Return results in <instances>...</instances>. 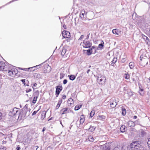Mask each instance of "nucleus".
<instances>
[{"mask_svg": "<svg viewBox=\"0 0 150 150\" xmlns=\"http://www.w3.org/2000/svg\"><path fill=\"white\" fill-rule=\"evenodd\" d=\"M141 142L139 141L133 142L130 145V147L133 150H144V148L142 147Z\"/></svg>", "mask_w": 150, "mask_h": 150, "instance_id": "1", "label": "nucleus"}, {"mask_svg": "<svg viewBox=\"0 0 150 150\" xmlns=\"http://www.w3.org/2000/svg\"><path fill=\"white\" fill-rule=\"evenodd\" d=\"M140 61L139 64L142 66H145L148 63L149 59L148 58L144 55H142L140 57Z\"/></svg>", "mask_w": 150, "mask_h": 150, "instance_id": "2", "label": "nucleus"}, {"mask_svg": "<svg viewBox=\"0 0 150 150\" xmlns=\"http://www.w3.org/2000/svg\"><path fill=\"white\" fill-rule=\"evenodd\" d=\"M18 72V70L16 68H14L13 66L8 72V75L12 77L14 76Z\"/></svg>", "mask_w": 150, "mask_h": 150, "instance_id": "3", "label": "nucleus"}, {"mask_svg": "<svg viewBox=\"0 0 150 150\" xmlns=\"http://www.w3.org/2000/svg\"><path fill=\"white\" fill-rule=\"evenodd\" d=\"M96 148H100V150H110V144L107 143L102 145H99L96 146Z\"/></svg>", "mask_w": 150, "mask_h": 150, "instance_id": "4", "label": "nucleus"}, {"mask_svg": "<svg viewBox=\"0 0 150 150\" xmlns=\"http://www.w3.org/2000/svg\"><path fill=\"white\" fill-rule=\"evenodd\" d=\"M97 80L99 83L103 85L105 83L106 79L105 76H101L100 77H98L97 79Z\"/></svg>", "mask_w": 150, "mask_h": 150, "instance_id": "5", "label": "nucleus"}, {"mask_svg": "<svg viewBox=\"0 0 150 150\" xmlns=\"http://www.w3.org/2000/svg\"><path fill=\"white\" fill-rule=\"evenodd\" d=\"M39 94V92L38 90L36 91L33 93L34 97L32 102L35 104L36 103L37 99L38 98Z\"/></svg>", "mask_w": 150, "mask_h": 150, "instance_id": "6", "label": "nucleus"}, {"mask_svg": "<svg viewBox=\"0 0 150 150\" xmlns=\"http://www.w3.org/2000/svg\"><path fill=\"white\" fill-rule=\"evenodd\" d=\"M44 71L45 73H49L51 70V68L48 64H45L44 66Z\"/></svg>", "mask_w": 150, "mask_h": 150, "instance_id": "7", "label": "nucleus"}, {"mask_svg": "<svg viewBox=\"0 0 150 150\" xmlns=\"http://www.w3.org/2000/svg\"><path fill=\"white\" fill-rule=\"evenodd\" d=\"M56 90L55 91V93L56 94V97H58L59 95V94L60 92L62 91V86L60 85L57 86L56 87Z\"/></svg>", "mask_w": 150, "mask_h": 150, "instance_id": "8", "label": "nucleus"}, {"mask_svg": "<svg viewBox=\"0 0 150 150\" xmlns=\"http://www.w3.org/2000/svg\"><path fill=\"white\" fill-rule=\"evenodd\" d=\"M27 112V110H25V114H24L23 110H21L19 113L18 118L20 120H21L22 119H23L26 116V113Z\"/></svg>", "mask_w": 150, "mask_h": 150, "instance_id": "9", "label": "nucleus"}, {"mask_svg": "<svg viewBox=\"0 0 150 150\" xmlns=\"http://www.w3.org/2000/svg\"><path fill=\"white\" fill-rule=\"evenodd\" d=\"M3 67V69L2 71H9V70L12 67H13V66L10 64H7V63L6 64L5 63V65H4Z\"/></svg>", "mask_w": 150, "mask_h": 150, "instance_id": "10", "label": "nucleus"}, {"mask_svg": "<svg viewBox=\"0 0 150 150\" xmlns=\"http://www.w3.org/2000/svg\"><path fill=\"white\" fill-rule=\"evenodd\" d=\"M83 46L85 48H89L91 46V43L89 41H83Z\"/></svg>", "mask_w": 150, "mask_h": 150, "instance_id": "11", "label": "nucleus"}, {"mask_svg": "<svg viewBox=\"0 0 150 150\" xmlns=\"http://www.w3.org/2000/svg\"><path fill=\"white\" fill-rule=\"evenodd\" d=\"M41 67V64H40V65H36V66H35L33 67H32L31 68H28V69H26V68H24V69H23V68H21V69L22 70H25V71L31 69H32L30 70V71H31L35 70V68H37V69L39 68H40Z\"/></svg>", "mask_w": 150, "mask_h": 150, "instance_id": "12", "label": "nucleus"}, {"mask_svg": "<svg viewBox=\"0 0 150 150\" xmlns=\"http://www.w3.org/2000/svg\"><path fill=\"white\" fill-rule=\"evenodd\" d=\"M62 36L64 38H69L70 37V33L68 31L64 30L62 32Z\"/></svg>", "mask_w": 150, "mask_h": 150, "instance_id": "13", "label": "nucleus"}, {"mask_svg": "<svg viewBox=\"0 0 150 150\" xmlns=\"http://www.w3.org/2000/svg\"><path fill=\"white\" fill-rule=\"evenodd\" d=\"M69 109L68 108H64L60 110V112L62 113V115L66 114L69 112Z\"/></svg>", "mask_w": 150, "mask_h": 150, "instance_id": "14", "label": "nucleus"}, {"mask_svg": "<svg viewBox=\"0 0 150 150\" xmlns=\"http://www.w3.org/2000/svg\"><path fill=\"white\" fill-rule=\"evenodd\" d=\"M69 52L68 51H67V49L65 47H63L61 52V54L63 56H66L68 54Z\"/></svg>", "mask_w": 150, "mask_h": 150, "instance_id": "15", "label": "nucleus"}, {"mask_svg": "<svg viewBox=\"0 0 150 150\" xmlns=\"http://www.w3.org/2000/svg\"><path fill=\"white\" fill-rule=\"evenodd\" d=\"M127 125L129 127H134L135 125V122L132 121H129L127 123Z\"/></svg>", "mask_w": 150, "mask_h": 150, "instance_id": "16", "label": "nucleus"}, {"mask_svg": "<svg viewBox=\"0 0 150 150\" xmlns=\"http://www.w3.org/2000/svg\"><path fill=\"white\" fill-rule=\"evenodd\" d=\"M34 76L36 78L39 79H42V74L39 73H35L34 75Z\"/></svg>", "mask_w": 150, "mask_h": 150, "instance_id": "17", "label": "nucleus"}, {"mask_svg": "<svg viewBox=\"0 0 150 150\" xmlns=\"http://www.w3.org/2000/svg\"><path fill=\"white\" fill-rule=\"evenodd\" d=\"M85 120V117L84 115H81L80 117V123L82 124L83 123Z\"/></svg>", "mask_w": 150, "mask_h": 150, "instance_id": "18", "label": "nucleus"}, {"mask_svg": "<svg viewBox=\"0 0 150 150\" xmlns=\"http://www.w3.org/2000/svg\"><path fill=\"white\" fill-rule=\"evenodd\" d=\"M46 112L45 111H42L41 115V119L42 120H43L44 118L45 117Z\"/></svg>", "mask_w": 150, "mask_h": 150, "instance_id": "19", "label": "nucleus"}, {"mask_svg": "<svg viewBox=\"0 0 150 150\" xmlns=\"http://www.w3.org/2000/svg\"><path fill=\"white\" fill-rule=\"evenodd\" d=\"M120 129L121 132H124L127 129L125 125H122Z\"/></svg>", "mask_w": 150, "mask_h": 150, "instance_id": "20", "label": "nucleus"}, {"mask_svg": "<svg viewBox=\"0 0 150 150\" xmlns=\"http://www.w3.org/2000/svg\"><path fill=\"white\" fill-rule=\"evenodd\" d=\"M62 102V99H61L58 101L57 104L55 108L56 109H58L59 108Z\"/></svg>", "mask_w": 150, "mask_h": 150, "instance_id": "21", "label": "nucleus"}, {"mask_svg": "<svg viewBox=\"0 0 150 150\" xmlns=\"http://www.w3.org/2000/svg\"><path fill=\"white\" fill-rule=\"evenodd\" d=\"M85 13V11L84 9H82L81 10V14L80 15V16L81 18H83Z\"/></svg>", "mask_w": 150, "mask_h": 150, "instance_id": "22", "label": "nucleus"}, {"mask_svg": "<svg viewBox=\"0 0 150 150\" xmlns=\"http://www.w3.org/2000/svg\"><path fill=\"white\" fill-rule=\"evenodd\" d=\"M119 30L117 29H113L112 30L113 33L117 35H119Z\"/></svg>", "mask_w": 150, "mask_h": 150, "instance_id": "23", "label": "nucleus"}, {"mask_svg": "<svg viewBox=\"0 0 150 150\" xmlns=\"http://www.w3.org/2000/svg\"><path fill=\"white\" fill-rule=\"evenodd\" d=\"M4 65H5V63L0 61V70L2 71L3 69Z\"/></svg>", "mask_w": 150, "mask_h": 150, "instance_id": "24", "label": "nucleus"}, {"mask_svg": "<svg viewBox=\"0 0 150 150\" xmlns=\"http://www.w3.org/2000/svg\"><path fill=\"white\" fill-rule=\"evenodd\" d=\"M117 58L114 57V58H113L112 61L111 62V65L112 66H113L115 64V62H117Z\"/></svg>", "mask_w": 150, "mask_h": 150, "instance_id": "25", "label": "nucleus"}, {"mask_svg": "<svg viewBox=\"0 0 150 150\" xmlns=\"http://www.w3.org/2000/svg\"><path fill=\"white\" fill-rule=\"evenodd\" d=\"M18 112V110H17V109L15 108L13 109L12 112L13 115H15Z\"/></svg>", "mask_w": 150, "mask_h": 150, "instance_id": "26", "label": "nucleus"}, {"mask_svg": "<svg viewBox=\"0 0 150 150\" xmlns=\"http://www.w3.org/2000/svg\"><path fill=\"white\" fill-rule=\"evenodd\" d=\"M129 65L131 69H133L134 67V64L133 62H131L129 63Z\"/></svg>", "mask_w": 150, "mask_h": 150, "instance_id": "27", "label": "nucleus"}, {"mask_svg": "<svg viewBox=\"0 0 150 150\" xmlns=\"http://www.w3.org/2000/svg\"><path fill=\"white\" fill-rule=\"evenodd\" d=\"M117 104L116 103V102H112L110 104V107L112 108H115L116 105Z\"/></svg>", "mask_w": 150, "mask_h": 150, "instance_id": "28", "label": "nucleus"}, {"mask_svg": "<svg viewBox=\"0 0 150 150\" xmlns=\"http://www.w3.org/2000/svg\"><path fill=\"white\" fill-rule=\"evenodd\" d=\"M68 77H69L70 80L72 81L74 80L76 78V77L75 76L72 75H68Z\"/></svg>", "mask_w": 150, "mask_h": 150, "instance_id": "29", "label": "nucleus"}, {"mask_svg": "<svg viewBox=\"0 0 150 150\" xmlns=\"http://www.w3.org/2000/svg\"><path fill=\"white\" fill-rule=\"evenodd\" d=\"M92 48L89 49L87 51V54L88 55H89L92 54Z\"/></svg>", "mask_w": 150, "mask_h": 150, "instance_id": "30", "label": "nucleus"}, {"mask_svg": "<svg viewBox=\"0 0 150 150\" xmlns=\"http://www.w3.org/2000/svg\"><path fill=\"white\" fill-rule=\"evenodd\" d=\"M105 118V116L103 115H99L98 116V119L101 120H102L103 119H104Z\"/></svg>", "mask_w": 150, "mask_h": 150, "instance_id": "31", "label": "nucleus"}, {"mask_svg": "<svg viewBox=\"0 0 150 150\" xmlns=\"http://www.w3.org/2000/svg\"><path fill=\"white\" fill-rule=\"evenodd\" d=\"M88 139L89 141L91 142H93L94 141V139L93 137L91 136H89L88 137Z\"/></svg>", "mask_w": 150, "mask_h": 150, "instance_id": "32", "label": "nucleus"}, {"mask_svg": "<svg viewBox=\"0 0 150 150\" xmlns=\"http://www.w3.org/2000/svg\"><path fill=\"white\" fill-rule=\"evenodd\" d=\"M124 76L125 78L126 79H129L130 76L128 74H125Z\"/></svg>", "mask_w": 150, "mask_h": 150, "instance_id": "33", "label": "nucleus"}, {"mask_svg": "<svg viewBox=\"0 0 150 150\" xmlns=\"http://www.w3.org/2000/svg\"><path fill=\"white\" fill-rule=\"evenodd\" d=\"M82 105H76L74 108V110H79L81 107Z\"/></svg>", "mask_w": 150, "mask_h": 150, "instance_id": "34", "label": "nucleus"}, {"mask_svg": "<svg viewBox=\"0 0 150 150\" xmlns=\"http://www.w3.org/2000/svg\"><path fill=\"white\" fill-rule=\"evenodd\" d=\"M95 114V111L94 110H92L91 112L90 115V117L91 118Z\"/></svg>", "mask_w": 150, "mask_h": 150, "instance_id": "35", "label": "nucleus"}, {"mask_svg": "<svg viewBox=\"0 0 150 150\" xmlns=\"http://www.w3.org/2000/svg\"><path fill=\"white\" fill-rule=\"evenodd\" d=\"M95 129L94 127L90 126V127L89 128V130L91 132H92Z\"/></svg>", "mask_w": 150, "mask_h": 150, "instance_id": "36", "label": "nucleus"}, {"mask_svg": "<svg viewBox=\"0 0 150 150\" xmlns=\"http://www.w3.org/2000/svg\"><path fill=\"white\" fill-rule=\"evenodd\" d=\"M126 114V110L125 109L123 108L122 109V115H125Z\"/></svg>", "mask_w": 150, "mask_h": 150, "instance_id": "37", "label": "nucleus"}, {"mask_svg": "<svg viewBox=\"0 0 150 150\" xmlns=\"http://www.w3.org/2000/svg\"><path fill=\"white\" fill-rule=\"evenodd\" d=\"M103 43L102 44V43H101V44H100L99 45V46L98 47L100 48H101V49H102L103 48V44H104V42H103Z\"/></svg>", "mask_w": 150, "mask_h": 150, "instance_id": "38", "label": "nucleus"}, {"mask_svg": "<svg viewBox=\"0 0 150 150\" xmlns=\"http://www.w3.org/2000/svg\"><path fill=\"white\" fill-rule=\"evenodd\" d=\"M133 92L131 91H128L127 94L130 96H132L133 95Z\"/></svg>", "mask_w": 150, "mask_h": 150, "instance_id": "39", "label": "nucleus"}, {"mask_svg": "<svg viewBox=\"0 0 150 150\" xmlns=\"http://www.w3.org/2000/svg\"><path fill=\"white\" fill-rule=\"evenodd\" d=\"M40 108L37 111H34L32 114V115L33 116V115H35L37 113V112L40 110Z\"/></svg>", "mask_w": 150, "mask_h": 150, "instance_id": "40", "label": "nucleus"}, {"mask_svg": "<svg viewBox=\"0 0 150 150\" xmlns=\"http://www.w3.org/2000/svg\"><path fill=\"white\" fill-rule=\"evenodd\" d=\"M142 37L145 40H149L148 37L147 36H146L144 35Z\"/></svg>", "mask_w": 150, "mask_h": 150, "instance_id": "41", "label": "nucleus"}, {"mask_svg": "<svg viewBox=\"0 0 150 150\" xmlns=\"http://www.w3.org/2000/svg\"><path fill=\"white\" fill-rule=\"evenodd\" d=\"M147 144L149 147L150 148V138H149L148 139V141L147 142Z\"/></svg>", "mask_w": 150, "mask_h": 150, "instance_id": "42", "label": "nucleus"}, {"mask_svg": "<svg viewBox=\"0 0 150 150\" xmlns=\"http://www.w3.org/2000/svg\"><path fill=\"white\" fill-rule=\"evenodd\" d=\"M84 38V35H81L79 38V40H81Z\"/></svg>", "mask_w": 150, "mask_h": 150, "instance_id": "43", "label": "nucleus"}, {"mask_svg": "<svg viewBox=\"0 0 150 150\" xmlns=\"http://www.w3.org/2000/svg\"><path fill=\"white\" fill-rule=\"evenodd\" d=\"M32 90L31 89H27L26 91V93H28L31 91Z\"/></svg>", "mask_w": 150, "mask_h": 150, "instance_id": "44", "label": "nucleus"}, {"mask_svg": "<svg viewBox=\"0 0 150 150\" xmlns=\"http://www.w3.org/2000/svg\"><path fill=\"white\" fill-rule=\"evenodd\" d=\"M21 81L23 83L24 85H25V86L26 85V84H25V79H21Z\"/></svg>", "mask_w": 150, "mask_h": 150, "instance_id": "45", "label": "nucleus"}, {"mask_svg": "<svg viewBox=\"0 0 150 150\" xmlns=\"http://www.w3.org/2000/svg\"><path fill=\"white\" fill-rule=\"evenodd\" d=\"M67 79H65L64 80L63 83L64 84H65L67 83Z\"/></svg>", "mask_w": 150, "mask_h": 150, "instance_id": "46", "label": "nucleus"}, {"mask_svg": "<svg viewBox=\"0 0 150 150\" xmlns=\"http://www.w3.org/2000/svg\"><path fill=\"white\" fill-rule=\"evenodd\" d=\"M66 98V96L65 95H63L62 97V99H65Z\"/></svg>", "mask_w": 150, "mask_h": 150, "instance_id": "47", "label": "nucleus"}, {"mask_svg": "<svg viewBox=\"0 0 150 150\" xmlns=\"http://www.w3.org/2000/svg\"><path fill=\"white\" fill-rule=\"evenodd\" d=\"M21 147L19 145H18L16 148L17 150H20Z\"/></svg>", "mask_w": 150, "mask_h": 150, "instance_id": "48", "label": "nucleus"}, {"mask_svg": "<svg viewBox=\"0 0 150 150\" xmlns=\"http://www.w3.org/2000/svg\"><path fill=\"white\" fill-rule=\"evenodd\" d=\"M37 83H33V86L35 87L37 86Z\"/></svg>", "mask_w": 150, "mask_h": 150, "instance_id": "49", "label": "nucleus"}, {"mask_svg": "<svg viewBox=\"0 0 150 150\" xmlns=\"http://www.w3.org/2000/svg\"><path fill=\"white\" fill-rule=\"evenodd\" d=\"M125 58H122L121 60V62L122 63H124L125 62Z\"/></svg>", "mask_w": 150, "mask_h": 150, "instance_id": "50", "label": "nucleus"}, {"mask_svg": "<svg viewBox=\"0 0 150 150\" xmlns=\"http://www.w3.org/2000/svg\"><path fill=\"white\" fill-rule=\"evenodd\" d=\"M134 15H136V13L135 14H133V15H132V18L134 20H135L136 18H134Z\"/></svg>", "mask_w": 150, "mask_h": 150, "instance_id": "51", "label": "nucleus"}, {"mask_svg": "<svg viewBox=\"0 0 150 150\" xmlns=\"http://www.w3.org/2000/svg\"><path fill=\"white\" fill-rule=\"evenodd\" d=\"M139 87L140 90V91H141L142 92L143 91L144 89L142 88H141L140 86H139Z\"/></svg>", "mask_w": 150, "mask_h": 150, "instance_id": "52", "label": "nucleus"}, {"mask_svg": "<svg viewBox=\"0 0 150 150\" xmlns=\"http://www.w3.org/2000/svg\"><path fill=\"white\" fill-rule=\"evenodd\" d=\"M2 113L1 112H0V120H1L2 118Z\"/></svg>", "mask_w": 150, "mask_h": 150, "instance_id": "53", "label": "nucleus"}, {"mask_svg": "<svg viewBox=\"0 0 150 150\" xmlns=\"http://www.w3.org/2000/svg\"><path fill=\"white\" fill-rule=\"evenodd\" d=\"M135 122L137 124H138V125H139V122L137 120H136V121H135Z\"/></svg>", "mask_w": 150, "mask_h": 150, "instance_id": "54", "label": "nucleus"}, {"mask_svg": "<svg viewBox=\"0 0 150 150\" xmlns=\"http://www.w3.org/2000/svg\"><path fill=\"white\" fill-rule=\"evenodd\" d=\"M63 27L65 29H66L67 28L66 26L65 25H63Z\"/></svg>", "mask_w": 150, "mask_h": 150, "instance_id": "55", "label": "nucleus"}, {"mask_svg": "<svg viewBox=\"0 0 150 150\" xmlns=\"http://www.w3.org/2000/svg\"><path fill=\"white\" fill-rule=\"evenodd\" d=\"M45 129H46L45 127H43V128L42 129V131L43 132H44V131H45Z\"/></svg>", "mask_w": 150, "mask_h": 150, "instance_id": "56", "label": "nucleus"}, {"mask_svg": "<svg viewBox=\"0 0 150 150\" xmlns=\"http://www.w3.org/2000/svg\"><path fill=\"white\" fill-rule=\"evenodd\" d=\"M2 142H3V144H6V142L5 141H3Z\"/></svg>", "mask_w": 150, "mask_h": 150, "instance_id": "57", "label": "nucleus"}, {"mask_svg": "<svg viewBox=\"0 0 150 150\" xmlns=\"http://www.w3.org/2000/svg\"><path fill=\"white\" fill-rule=\"evenodd\" d=\"M137 118V116H134L133 117V119H135Z\"/></svg>", "mask_w": 150, "mask_h": 150, "instance_id": "58", "label": "nucleus"}, {"mask_svg": "<svg viewBox=\"0 0 150 150\" xmlns=\"http://www.w3.org/2000/svg\"><path fill=\"white\" fill-rule=\"evenodd\" d=\"M90 71V69H88L87 71V74H88L89 73V72Z\"/></svg>", "mask_w": 150, "mask_h": 150, "instance_id": "59", "label": "nucleus"}, {"mask_svg": "<svg viewBox=\"0 0 150 150\" xmlns=\"http://www.w3.org/2000/svg\"><path fill=\"white\" fill-rule=\"evenodd\" d=\"M117 148L116 147V148H115L114 149V150H117Z\"/></svg>", "mask_w": 150, "mask_h": 150, "instance_id": "60", "label": "nucleus"}, {"mask_svg": "<svg viewBox=\"0 0 150 150\" xmlns=\"http://www.w3.org/2000/svg\"><path fill=\"white\" fill-rule=\"evenodd\" d=\"M26 85L27 86H29V84H27Z\"/></svg>", "mask_w": 150, "mask_h": 150, "instance_id": "61", "label": "nucleus"}, {"mask_svg": "<svg viewBox=\"0 0 150 150\" xmlns=\"http://www.w3.org/2000/svg\"><path fill=\"white\" fill-rule=\"evenodd\" d=\"M132 80L133 81H135V80H134V78H133L132 79Z\"/></svg>", "mask_w": 150, "mask_h": 150, "instance_id": "62", "label": "nucleus"}, {"mask_svg": "<svg viewBox=\"0 0 150 150\" xmlns=\"http://www.w3.org/2000/svg\"><path fill=\"white\" fill-rule=\"evenodd\" d=\"M52 119V118H50V119H49V120H48V121H49L50 120H51Z\"/></svg>", "mask_w": 150, "mask_h": 150, "instance_id": "63", "label": "nucleus"}, {"mask_svg": "<svg viewBox=\"0 0 150 150\" xmlns=\"http://www.w3.org/2000/svg\"><path fill=\"white\" fill-rule=\"evenodd\" d=\"M32 88H33V90H34L35 89V88L33 87V86L32 87Z\"/></svg>", "mask_w": 150, "mask_h": 150, "instance_id": "64", "label": "nucleus"}]
</instances>
